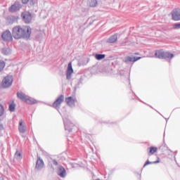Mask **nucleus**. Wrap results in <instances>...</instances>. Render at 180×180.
<instances>
[{
	"label": "nucleus",
	"mask_w": 180,
	"mask_h": 180,
	"mask_svg": "<svg viewBox=\"0 0 180 180\" xmlns=\"http://www.w3.org/2000/svg\"><path fill=\"white\" fill-rule=\"evenodd\" d=\"M15 158H16V160H22V153L19 152V150L15 152Z\"/></svg>",
	"instance_id": "obj_21"
},
{
	"label": "nucleus",
	"mask_w": 180,
	"mask_h": 180,
	"mask_svg": "<svg viewBox=\"0 0 180 180\" xmlns=\"http://www.w3.org/2000/svg\"><path fill=\"white\" fill-rule=\"evenodd\" d=\"M12 34L9 30H6L2 34V39H4L6 41H12Z\"/></svg>",
	"instance_id": "obj_6"
},
{
	"label": "nucleus",
	"mask_w": 180,
	"mask_h": 180,
	"mask_svg": "<svg viewBox=\"0 0 180 180\" xmlns=\"http://www.w3.org/2000/svg\"><path fill=\"white\" fill-rule=\"evenodd\" d=\"M16 105H15V103H12L9 105V110L10 112H15V108Z\"/></svg>",
	"instance_id": "obj_24"
},
{
	"label": "nucleus",
	"mask_w": 180,
	"mask_h": 180,
	"mask_svg": "<svg viewBox=\"0 0 180 180\" xmlns=\"http://www.w3.org/2000/svg\"><path fill=\"white\" fill-rule=\"evenodd\" d=\"M22 8V6L19 3H15L13 4L8 9L9 12H16V11H19Z\"/></svg>",
	"instance_id": "obj_11"
},
{
	"label": "nucleus",
	"mask_w": 180,
	"mask_h": 180,
	"mask_svg": "<svg viewBox=\"0 0 180 180\" xmlns=\"http://www.w3.org/2000/svg\"><path fill=\"white\" fill-rule=\"evenodd\" d=\"M174 29H179L180 28V23L179 24H175L174 25Z\"/></svg>",
	"instance_id": "obj_28"
},
{
	"label": "nucleus",
	"mask_w": 180,
	"mask_h": 180,
	"mask_svg": "<svg viewBox=\"0 0 180 180\" xmlns=\"http://www.w3.org/2000/svg\"><path fill=\"white\" fill-rule=\"evenodd\" d=\"M172 20L175 21L180 20V9L176 8L172 12Z\"/></svg>",
	"instance_id": "obj_5"
},
{
	"label": "nucleus",
	"mask_w": 180,
	"mask_h": 180,
	"mask_svg": "<svg viewBox=\"0 0 180 180\" xmlns=\"http://www.w3.org/2000/svg\"><path fill=\"white\" fill-rule=\"evenodd\" d=\"M89 5L91 8H95L98 5V1L96 0H89Z\"/></svg>",
	"instance_id": "obj_19"
},
{
	"label": "nucleus",
	"mask_w": 180,
	"mask_h": 180,
	"mask_svg": "<svg viewBox=\"0 0 180 180\" xmlns=\"http://www.w3.org/2000/svg\"><path fill=\"white\" fill-rule=\"evenodd\" d=\"M139 60H141V57H130L127 56L124 58V63H136V61H139Z\"/></svg>",
	"instance_id": "obj_10"
},
{
	"label": "nucleus",
	"mask_w": 180,
	"mask_h": 180,
	"mask_svg": "<svg viewBox=\"0 0 180 180\" xmlns=\"http://www.w3.org/2000/svg\"><path fill=\"white\" fill-rule=\"evenodd\" d=\"M4 112H5V110L4 109V106L0 105V116H2V115H4Z\"/></svg>",
	"instance_id": "obj_26"
},
{
	"label": "nucleus",
	"mask_w": 180,
	"mask_h": 180,
	"mask_svg": "<svg viewBox=\"0 0 180 180\" xmlns=\"http://www.w3.org/2000/svg\"><path fill=\"white\" fill-rule=\"evenodd\" d=\"M164 58H174V54L169 52H165Z\"/></svg>",
	"instance_id": "obj_20"
},
{
	"label": "nucleus",
	"mask_w": 180,
	"mask_h": 180,
	"mask_svg": "<svg viewBox=\"0 0 180 180\" xmlns=\"http://www.w3.org/2000/svg\"><path fill=\"white\" fill-rule=\"evenodd\" d=\"M0 180H4V177L1 176Z\"/></svg>",
	"instance_id": "obj_30"
},
{
	"label": "nucleus",
	"mask_w": 180,
	"mask_h": 180,
	"mask_svg": "<svg viewBox=\"0 0 180 180\" xmlns=\"http://www.w3.org/2000/svg\"><path fill=\"white\" fill-rule=\"evenodd\" d=\"M58 175L61 178L65 176V169L63 166H60L58 171Z\"/></svg>",
	"instance_id": "obj_12"
},
{
	"label": "nucleus",
	"mask_w": 180,
	"mask_h": 180,
	"mask_svg": "<svg viewBox=\"0 0 180 180\" xmlns=\"http://www.w3.org/2000/svg\"><path fill=\"white\" fill-rule=\"evenodd\" d=\"M54 165H58V162L57 160H53Z\"/></svg>",
	"instance_id": "obj_29"
},
{
	"label": "nucleus",
	"mask_w": 180,
	"mask_h": 180,
	"mask_svg": "<svg viewBox=\"0 0 180 180\" xmlns=\"http://www.w3.org/2000/svg\"><path fill=\"white\" fill-rule=\"evenodd\" d=\"M17 96L19 99L23 101V102H25L26 101V98H27V96H26V94L22 92H18Z\"/></svg>",
	"instance_id": "obj_17"
},
{
	"label": "nucleus",
	"mask_w": 180,
	"mask_h": 180,
	"mask_svg": "<svg viewBox=\"0 0 180 180\" xmlns=\"http://www.w3.org/2000/svg\"><path fill=\"white\" fill-rule=\"evenodd\" d=\"M26 123H25V121L22 120H20L19 126H18V130L20 133H26L27 130Z\"/></svg>",
	"instance_id": "obj_7"
},
{
	"label": "nucleus",
	"mask_w": 180,
	"mask_h": 180,
	"mask_svg": "<svg viewBox=\"0 0 180 180\" xmlns=\"http://www.w3.org/2000/svg\"><path fill=\"white\" fill-rule=\"evenodd\" d=\"M165 53V51H163L162 50L156 51V52L155 53V56L157 58H164Z\"/></svg>",
	"instance_id": "obj_14"
},
{
	"label": "nucleus",
	"mask_w": 180,
	"mask_h": 180,
	"mask_svg": "<svg viewBox=\"0 0 180 180\" xmlns=\"http://www.w3.org/2000/svg\"><path fill=\"white\" fill-rule=\"evenodd\" d=\"M116 41H117V34L112 35L108 39V43H116Z\"/></svg>",
	"instance_id": "obj_18"
},
{
	"label": "nucleus",
	"mask_w": 180,
	"mask_h": 180,
	"mask_svg": "<svg viewBox=\"0 0 180 180\" xmlns=\"http://www.w3.org/2000/svg\"><path fill=\"white\" fill-rule=\"evenodd\" d=\"M158 162H160V160H158L157 161H155V162H149L148 160H147L143 167H147V165H150V164H158Z\"/></svg>",
	"instance_id": "obj_23"
},
{
	"label": "nucleus",
	"mask_w": 180,
	"mask_h": 180,
	"mask_svg": "<svg viewBox=\"0 0 180 180\" xmlns=\"http://www.w3.org/2000/svg\"><path fill=\"white\" fill-rule=\"evenodd\" d=\"M136 55H139V53H135Z\"/></svg>",
	"instance_id": "obj_31"
},
{
	"label": "nucleus",
	"mask_w": 180,
	"mask_h": 180,
	"mask_svg": "<svg viewBox=\"0 0 180 180\" xmlns=\"http://www.w3.org/2000/svg\"><path fill=\"white\" fill-rule=\"evenodd\" d=\"M74 73V70L72 69V63L70 62L68 65V70L66 76L68 79H71V75Z\"/></svg>",
	"instance_id": "obj_8"
},
{
	"label": "nucleus",
	"mask_w": 180,
	"mask_h": 180,
	"mask_svg": "<svg viewBox=\"0 0 180 180\" xmlns=\"http://www.w3.org/2000/svg\"><path fill=\"white\" fill-rule=\"evenodd\" d=\"M5 68V62L4 60H0V72Z\"/></svg>",
	"instance_id": "obj_25"
},
{
	"label": "nucleus",
	"mask_w": 180,
	"mask_h": 180,
	"mask_svg": "<svg viewBox=\"0 0 180 180\" xmlns=\"http://www.w3.org/2000/svg\"><path fill=\"white\" fill-rule=\"evenodd\" d=\"M32 34V28L30 26H24L23 27L17 25L12 30V36L14 39H30Z\"/></svg>",
	"instance_id": "obj_1"
},
{
	"label": "nucleus",
	"mask_w": 180,
	"mask_h": 180,
	"mask_svg": "<svg viewBox=\"0 0 180 180\" xmlns=\"http://www.w3.org/2000/svg\"><path fill=\"white\" fill-rule=\"evenodd\" d=\"M30 0H21L22 4H23V5H27V4H29V1Z\"/></svg>",
	"instance_id": "obj_27"
},
{
	"label": "nucleus",
	"mask_w": 180,
	"mask_h": 180,
	"mask_svg": "<svg viewBox=\"0 0 180 180\" xmlns=\"http://www.w3.org/2000/svg\"><path fill=\"white\" fill-rule=\"evenodd\" d=\"M105 54H96L95 55V58L96 60H103L105 58Z\"/></svg>",
	"instance_id": "obj_22"
},
{
	"label": "nucleus",
	"mask_w": 180,
	"mask_h": 180,
	"mask_svg": "<svg viewBox=\"0 0 180 180\" xmlns=\"http://www.w3.org/2000/svg\"><path fill=\"white\" fill-rule=\"evenodd\" d=\"M148 150H149V151L148 152V155H153V154H155V153L158 151V148L154 146L150 147Z\"/></svg>",
	"instance_id": "obj_16"
},
{
	"label": "nucleus",
	"mask_w": 180,
	"mask_h": 180,
	"mask_svg": "<svg viewBox=\"0 0 180 180\" xmlns=\"http://www.w3.org/2000/svg\"><path fill=\"white\" fill-rule=\"evenodd\" d=\"M25 103H28V105H34V103H37V101L31 97L27 96V98H25Z\"/></svg>",
	"instance_id": "obj_13"
},
{
	"label": "nucleus",
	"mask_w": 180,
	"mask_h": 180,
	"mask_svg": "<svg viewBox=\"0 0 180 180\" xmlns=\"http://www.w3.org/2000/svg\"><path fill=\"white\" fill-rule=\"evenodd\" d=\"M64 102V96L60 95L56 101H54L53 103V108H55V109H57V108H60L61 106V103Z\"/></svg>",
	"instance_id": "obj_4"
},
{
	"label": "nucleus",
	"mask_w": 180,
	"mask_h": 180,
	"mask_svg": "<svg viewBox=\"0 0 180 180\" xmlns=\"http://www.w3.org/2000/svg\"><path fill=\"white\" fill-rule=\"evenodd\" d=\"M44 167V162L41 160L40 158H37V162L35 165V168L39 169H43V167Z\"/></svg>",
	"instance_id": "obj_9"
},
{
	"label": "nucleus",
	"mask_w": 180,
	"mask_h": 180,
	"mask_svg": "<svg viewBox=\"0 0 180 180\" xmlns=\"http://www.w3.org/2000/svg\"><path fill=\"white\" fill-rule=\"evenodd\" d=\"M75 99L73 98L72 97H68L65 98V102L67 103L69 106H72L74 103H75Z\"/></svg>",
	"instance_id": "obj_15"
},
{
	"label": "nucleus",
	"mask_w": 180,
	"mask_h": 180,
	"mask_svg": "<svg viewBox=\"0 0 180 180\" xmlns=\"http://www.w3.org/2000/svg\"><path fill=\"white\" fill-rule=\"evenodd\" d=\"M21 18L25 23H30L32 22V13L29 11H24L21 13Z\"/></svg>",
	"instance_id": "obj_3"
},
{
	"label": "nucleus",
	"mask_w": 180,
	"mask_h": 180,
	"mask_svg": "<svg viewBox=\"0 0 180 180\" xmlns=\"http://www.w3.org/2000/svg\"><path fill=\"white\" fill-rule=\"evenodd\" d=\"M12 82H13V77L11 75H7L4 78L2 85L4 88H9L12 85Z\"/></svg>",
	"instance_id": "obj_2"
}]
</instances>
